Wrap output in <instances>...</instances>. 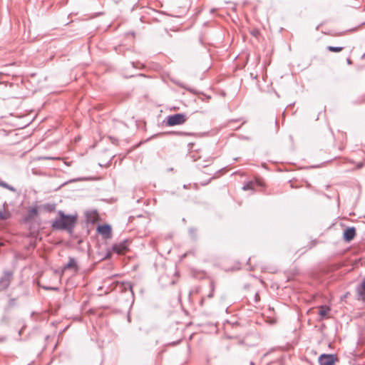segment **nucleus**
<instances>
[{"label":"nucleus","mask_w":365,"mask_h":365,"mask_svg":"<svg viewBox=\"0 0 365 365\" xmlns=\"http://www.w3.org/2000/svg\"><path fill=\"white\" fill-rule=\"evenodd\" d=\"M97 231L106 239L111 237V227L109 225L105 224L98 225L97 227Z\"/></svg>","instance_id":"obj_5"},{"label":"nucleus","mask_w":365,"mask_h":365,"mask_svg":"<svg viewBox=\"0 0 365 365\" xmlns=\"http://www.w3.org/2000/svg\"><path fill=\"white\" fill-rule=\"evenodd\" d=\"M187 120V117L184 113H176L167 117V125L174 126L183 124Z\"/></svg>","instance_id":"obj_2"},{"label":"nucleus","mask_w":365,"mask_h":365,"mask_svg":"<svg viewBox=\"0 0 365 365\" xmlns=\"http://www.w3.org/2000/svg\"><path fill=\"white\" fill-rule=\"evenodd\" d=\"M172 133L179 135H193L194 134L192 133H186V132H173Z\"/></svg>","instance_id":"obj_16"},{"label":"nucleus","mask_w":365,"mask_h":365,"mask_svg":"<svg viewBox=\"0 0 365 365\" xmlns=\"http://www.w3.org/2000/svg\"><path fill=\"white\" fill-rule=\"evenodd\" d=\"M362 166H363V163H359V164L357 165V168H362Z\"/></svg>","instance_id":"obj_22"},{"label":"nucleus","mask_w":365,"mask_h":365,"mask_svg":"<svg viewBox=\"0 0 365 365\" xmlns=\"http://www.w3.org/2000/svg\"><path fill=\"white\" fill-rule=\"evenodd\" d=\"M46 207L49 211H53L55 209V205H47Z\"/></svg>","instance_id":"obj_20"},{"label":"nucleus","mask_w":365,"mask_h":365,"mask_svg":"<svg viewBox=\"0 0 365 365\" xmlns=\"http://www.w3.org/2000/svg\"><path fill=\"white\" fill-rule=\"evenodd\" d=\"M71 268H74V269H76V270L78 269L77 262H76L75 259L73 257L69 258L68 263L64 267L65 269H71Z\"/></svg>","instance_id":"obj_10"},{"label":"nucleus","mask_w":365,"mask_h":365,"mask_svg":"<svg viewBox=\"0 0 365 365\" xmlns=\"http://www.w3.org/2000/svg\"><path fill=\"white\" fill-rule=\"evenodd\" d=\"M133 76H134V75H130L128 77H133Z\"/></svg>","instance_id":"obj_25"},{"label":"nucleus","mask_w":365,"mask_h":365,"mask_svg":"<svg viewBox=\"0 0 365 365\" xmlns=\"http://www.w3.org/2000/svg\"><path fill=\"white\" fill-rule=\"evenodd\" d=\"M250 365H254V363L252 361H251Z\"/></svg>","instance_id":"obj_26"},{"label":"nucleus","mask_w":365,"mask_h":365,"mask_svg":"<svg viewBox=\"0 0 365 365\" xmlns=\"http://www.w3.org/2000/svg\"><path fill=\"white\" fill-rule=\"evenodd\" d=\"M210 289H211V291L209 293V294L207 295V297H209V298H212L213 297V293H214V290H215V283L213 281H212L210 282Z\"/></svg>","instance_id":"obj_15"},{"label":"nucleus","mask_w":365,"mask_h":365,"mask_svg":"<svg viewBox=\"0 0 365 365\" xmlns=\"http://www.w3.org/2000/svg\"><path fill=\"white\" fill-rule=\"evenodd\" d=\"M38 215V209L34 207L29 210V217L32 218Z\"/></svg>","instance_id":"obj_13"},{"label":"nucleus","mask_w":365,"mask_h":365,"mask_svg":"<svg viewBox=\"0 0 365 365\" xmlns=\"http://www.w3.org/2000/svg\"><path fill=\"white\" fill-rule=\"evenodd\" d=\"M113 248L118 254L123 253L128 249L125 242L115 245Z\"/></svg>","instance_id":"obj_7"},{"label":"nucleus","mask_w":365,"mask_h":365,"mask_svg":"<svg viewBox=\"0 0 365 365\" xmlns=\"http://www.w3.org/2000/svg\"><path fill=\"white\" fill-rule=\"evenodd\" d=\"M6 206L7 203L5 202L3 205V210H0V220H7L11 217V213L5 211Z\"/></svg>","instance_id":"obj_9"},{"label":"nucleus","mask_w":365,"mask_h":365,"mask_svg":"<svg viewBox=\"0 0 365 365\" xmlns=\"http://www.w3.org/2000/svg\"><path fill=\"white\" fill-rule=\"evenodd\" d=\"M361 288L365 292V279L363 280L361 283Z\"/></svg>","instance_id":"obj_21"},{"label":"nucleus","mask_w":365,"mask_h":365,"mask_svg":"<svg viewBox=\"0 0 365 365\" xmlns=\"http://www.w3.org/2000/svg\"><path fill=\"white\" fill-rule=\"evenodd\" d=\"M330 308L327 306H321L319 308V314L321 317H325L327 314L329 312Z\"/></svg>","instance_id":"obj_11"},{"label":"nucleus","mask_w":365,"mask_h":365,"mask_svg":"<svg viewBox=\"0 0 365 365\" xmlns=\"http://www.w3.org/2000/svg\"><path fill=\"white\" fill-rule=\"evenodd\" d=\"M338 361L339 359L336 355L329 354H322L318 359L319 365H335Z\"/></svg>","instance_id":"obj_3"},{"label":"nucleus","mask_w":365,"mask_h":365,"mask_svg":"<svg viewBox=\"0 0 365 365\" xmlns=\"http://www.w3.org/2000/svg\"><path fill=\"white\" fill-rule=\"evenodd\" d=\"M131 66H132V67H133V68H140V66H141L142 65H141L140 63H134V62H132V63H131Z\"/></svg>","instance_id":"obj_19"},{"label":"nucleus","mask_w":365,"mask_h":365,"mask_svg":"<svg viewBox=\"0 0 365 365\" xmlns=\"http://www.w3.org/2000/svg\"><path fill=\"white\" fill-rule=\"evenodd\" d=\"M120 289L121 292L130 291L131 294L133 295V285L130 282H126L121 283Z\"/></svg>","instance_id":"obj_8"},{"label":"nucleus","mask_w":365,"mask_h":365,"mask_svg":"<svg viewBox=\"0 0 365 365\" xmlns=\"http://www.w3.org/2000/svg\"><path fill=\"white\" fill-rule=\"evenodd\" d=\"M208 162H211L212 161V159H210L209 160H207Z\"/></svg>","instance_id":"obj_27"},{"label":"nucleus","mask_w":365,"mask_h":365,"mask_svg":"<svg viewBox=\"0 0 365 365\" xmlns=\"http://www.w3.org/2000/svg\"><path fill=\"white\" fill-rule=\"evenodd\" d=\"M346 61H347V63H348V64H351V59L348 58V59L346 60Z\"/></svg>","instance_id":"obj_23"},{"label":"nucleus","mask_w":365,"mask_h":365,"mask_svg":"<svg viewBox=\"0 0 365 365\" xmlns=\"http://www.w3.org/2000/svg\"><path fill=\"white\" fill-rule=\"evenodd\" d=\"M58 217L51 223V227L54 230H66L70 234L77 222V215H66L62 210L58 212Z\"/></svg>","instance_id":"obj_1"},{"label":"nucleus","mask_w":365,"mask_h":365,"mask_svg":"<svg viewBox=\"0 0 365 365\" xmlns=\"http://www.w3.org/2000/svg\"><path fill=\"white\" fill-rule=\"evenodd\" d=\"M356 235V230L354 227L346 228L344 232V240L346 242H351Z\"/></svg>","instance_id":"obj_6"},{"label":"nucleus","mask_w":365,"mask_h":365,"mask_svg":"<svg viewBox=\"0 0 365 365\" xmlns=\"http://www.w3.org/2000/svg\"><path fill=\"white\" fill-rule=\"evenodd\" d=\"M242 189L244 190H252V182H249V183H247L246 185H245L243 187H242Z\"/></svg>","instance_id":"obj_17"},{"label":"nucleus","mask_w":365,"mask_h":365,"mask_svg":"<svg viewBox=\"0 0 365 365\" xmlns=\"http://www.w3.org/2000/svg\"><path fill=\"white\" fill-rule=\"evenodd\" d=\"M0 186L3 187H4V188H6V189H7V190H9L10 191H12V192H16V188L14 187L7 184L6 182H4V181H2L1 180H0Z\"/></svg>","instance_id":"obj_12"},{"label":"nucleus","mask_w":365,"mask_h":365,"mask_svg":"<svg viewBox=\"0 0 365 365\" xmlns=\"http://www.w3.org/2000/svg\"><path fill=\"white\" fill-rule=\"evenodd\" d=\"M13 278L11 271H4L2 277L0 278V292L5 290L9 287Z\"/></svg>","instance_id":"obj_4"},{"label":"nucleus","mask_w":365,"mask_h":365,"mask_svg":"<svg viewBox=\"0 0 365 365\" xmlns=\"http://www.w3.org/2000/svg\"><path fill=\"white\" fill-rule=\"evenodd\" d=\"M194 231H195V230H194V229H193V228H190V229L189 230L190 233H193V232H194Z\"/></svg>","instance_id":"obj_24"},{"label":"nucleus","mask_w":365,"mask_h":365,"mask_svg":"<svg viewBox=\"0 0 365 365\" xmlns=\"http://www.w3.org/2000/svg\"><path fill=\"white\" fill-rule=\"evenodd\" d=\"M343 47H341V46H329L327 47V49L329 51H331V52H340L343 50Z\"/></svg>","instance_id":"obj_14"},{"label":"nucleus","mask_w":365,"mask_h":365,"mask_svg":"<svg viewBox=\"0 0 365 365\" xmlns=\"http://www.w3.org/2000/svg\"><path fill=\"white\" fill-rule=\"evenodd\" d=\"M41 287L45 290H58V289L57 287H54L42 286Z\"/></svg>","instance_id":"obj_18"}]
</instances>
